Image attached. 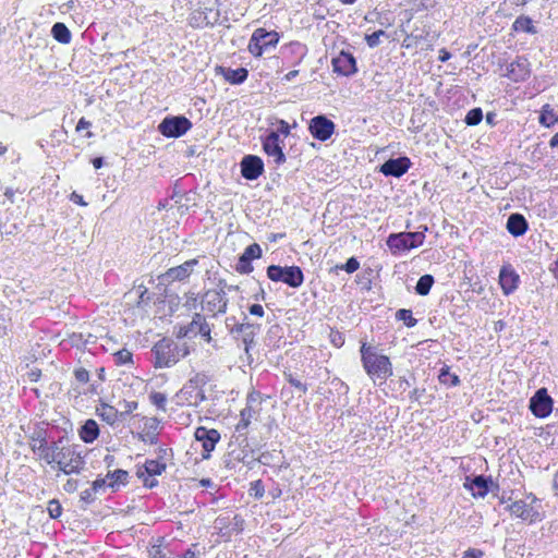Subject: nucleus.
<instances>
[{"label":"nucleus","mask_w":558,"mask_h":558,"mask_svg":"<svg viewBox=\"0 0 558 558\" xmlns=\"http://www.w3.org/2000/svg\"><path fill=\"white\" fill-rule=\"evenodd\" d=\"M360 355L362 366L372 379L386 380L392 376L393 368L389 356L380 353L376 345L361 341Z\"/></svg>","instance_id":"f257e3e1"},{"label":"nucleus","mask_w":558,"mask_h":558,"mask_svg":"<svg viewBox=\"0 0 558 558\" xmlns=\"http://www.w3.org/2000/svg\"><path fill=\"white\" fill-rule=\"evenodd\" d=\"M422 231L414 232H397L390 233L386 240V244L393 255L416 248L424 243L427 226H421Z\"/></svg>","instance_id":"f03ea898"},{"label":"nucleus","mask_w":558,"mask_h":558,"mask_svg":"<svg viewBox=\"0 0 558 558\" xmlns=\"http://www.w3.org/2000/svg\"><path fill=\"white\" fill-rule=\"evenodd\" d=\"M541 508V500L530 494L525 499L515 500L508 505L506 509L510 511L511 515L533 524L543 520Z\"/></svg>","instance_id":"7ed1b4c3"},{"label":"nucleus","mask_w":558,"mask_h":558,"mask_svg":"<svg viewBox=\"0 0 558 558\" xmlns=\"http://www.w3.org/2000/svg\"><path fill=\"white\" fill-rule=\"evenodd\" d=\"M267 278L274 282H282L289 288L299 289L304 283V272L300 266L269 265L266 268Z\"/></svg>","instance_id":"20e7f679"},{"label":"nucleus","mask_w":558,"mask_h":558,"mask_svg":"<svg viewBox=\"0 0 558 558\" xmlns=\"http://www.w3.org/2000/svg\"><path fill=\"white\" fill-rule=\"evenodd\" d=\"M226 287L227 281L225 279H219L217 289H209L205 291L201 298L202 310L213 313L214 316L226 313L229 302L227 292L225 291Z\"/></svg>","instance_id":"39448f33"},{"label":"nucleus","mask_w":558,"mask_h":558,"mask_svg":"<svg viewBox=\"0 0 558 558\" xmlns=\"http://www.w3.org/2000/svg\"><path fill=\"white\" fill-rule=\"evenodd\" d=\"M279 40L280 34L278 32L258 27L252 34L247 49L255 58H259L265 51L275 48Z\"/></svg>","instance_id":"423d86ee"},{"label":"nucleus","mask_w":558,"mask_h":558,"mask_svg":"<svg viewBox=\"0 0 558 558\" xmlns=\"http://www.w3.org/2000/svg\"><path fill=\"white\" fill-rule=\"evenodd\" d=\"M193 128V123L183 114H168L158 124L157 131L167 138H179Z\"/></svg>","instance_id":"0eeeda50"},{"label":"nucleus","mask_w":558,"mask_h":558,"mask_svg":"<svg viewBox=\"0 0 558 558\" xmlns=\"http://www.w3.org/2000/svg\"><path fill=\"white\" fill-rule=\"evenodd\" d=\"M154 366L156 368L171 367L178 363L175 355V341L170 338H162L157 341L153 349Z\"/></svg>","instance_id":"6e6552de"},{"label":"nucleus","mask_w":558,"mask_h":558,"mask_svg":"<svg viewBox=\"0 0 558 558\" xmlns=\"http://www.w3.org/2000/svg\"><path fill=\"white\" fill-rule=\"evenodd\" d=\"M260 144L263 151L268 158H271V162L279 167L287 161V156L283 151L284 143L281 138H278L277 133L266 132L260 136Z\"/></svg>","instance_id":"1a4fd4ad"},{"label":"nucleus","mask_w":558,"mask_h":558,"mask_svg":"<svg viewBox=\"0 0 558 558\" xmlns=\"http://www.w3.org/2000/svg\"><path fill=\"white\" fill-rule=\"evenodd\" d=\"M198 263V258H192L179 266L169 268L167 271L158 276L159 283L169 286L173 282H186L194 272V268Z\"/></svg>","instance_id":"9d476101"},{"label":"nucleus","mask_w":558,"mask_h":558,"mask_svg":"<svg viewBox=\"0 0 558 558\" xmlns=\"http://www.w3.org/2000/svg\"><path fill=\"white\" fill-rule=\"evenodd\" d=\"M47 429L37 426L29 435L31 449L34 453L38 454L47 464H53L54 452L52 451L51 444L48 445Z\"/></svg>","instance_id":"9b49d317"},{"label":"nucleus","mask_w":558,"mask_h":558,"mask_svg":"<svg viewBox=\"0 0 558 558\" xmlns=\"http://www.w3.org/2000/svg\"><path fill=\"white\" fill-rule=\"evenodd\" d=\"M308 132L314 140L327 142L336 132L335 122L326 114H317L308 121Z\"/></svg>","instance_id":"f8f14e48"},{"label":"nucleus","mask_w":558,"mask_h":558,"mask_svg":"<svg viewBox=\"0 0 558 558\" xmlns=\"http://www.w3.org/2000/svg\"><path fill=\"white\" fill-rule=\"evenodd\" d=\"M463 487L471 493L472 497L485 498L493 490L494 481L490 475H468L464 478Z\"/></svg>","instance_id":"ddd939ff"},{"label":"nucleus","mask_w":558,"mask_h":558,"mask_svg":"<svg viewBox=\"0 0 558 558\" xmlns=\"http://www.w3.org/2000/svg\"><path fill=\"white\" fill-rule=\"evenodd\" d=\"M62 438L51 442L52 451L57 458H60L66 463H73L74 465H81L82 470L85 469V459L82 454L81 447L78 445L61 446Z\"/></svg>","instance_id":"4468645a"},{"label":"nucleus","mask_w":558,"mask_h":558,"mask_svg":"<svg viewBox=\"0 0 558 558\" xmlns=\"http://www.w3.org/2000/svg\"><path fill=\"white\" fill-rule=\"evenodd\" d=\"M554 400L546 388H539L530 399V411L539 418L547 417L553 412Z\"/></svg>","instance_id":"2eb2a0df"},{"label":"nucleus","mask_w":558,"mask_h":558,"mask_svg":"<svg viewBox=\"0 0 558 558\" xmlns=\"http://www.w3.org/2000/svg\"><path fill=\"white\" fill-rule=\"evenodd\" d=\"M412 166V161L408 156H399L389 158L378 167V172L385 177L401 178Z\"/></svg>","instance_id":"dca6fc26"},{"label":"nucleus","mask_w":558,"mask_h":558,"mask_svg":"<svg viewBox=\"0 0 558 558\" xmlns=\"http://www.w3.org/2000/svg\"><path fill=\"white\" fill-rule=\"evenodd\" d=\"M332 71L341 76H352L359 69L355 57L345 50H341L331 59Z\"/></svg>","instance_id":"f3484780"},{"label":"nucleus","mask_w":558,"mask_h":558,"mask_svg":"<svg viewBox=\"0 0 558 558\" xmlns=\"http://www.w3.org/2000/svg\"><path fill=\"white\" fill-rule=\"evenodd\" d=\"M263 256V250L258 243H252L245 247L244 252L239 256L235 264V271L241 275H248L254 270L253 260Z\"/></svg>","instance_id":"a211bd4d"},{"label":"nucleus","mask_w":558,"mask_h":558,"mask_svg":"<svg viewBox=\"0 0 558 558\" xmlns=\"http://www.w3.org/2000/svg\"><path fill=\"white\" fill-rule=\"evenodd\" d=\"M504 76L514 83L525 82L531 75V63L526 57L519 56L507 65Z\"/></svg>","instance_id":"6ab92c4d"},{"label":"nucleus","mask_w":558,"mask_h":558,"mask_svg":"<svg viewBox=\"0 0 558 558\" xmlns=\"http://www.w3.org/2000/svg\"><path fill=\"white\" fill-rule=\"evenodd\" d=\"M194 437L197 441L202 444L203 459H209L211 451L215 449L216 445L220 440V434L215 428H206L205 426H199L195 429Z\"/></svg>","instance_id":"aec40b11"},{"label":"nucleus","mask_w":558,"mask_h":558,"mask_svg":"<svg viewBox=\"0 0 558 558\" xmlns=\"http://www.w3.org/2000/svg\"><path fill=\"white\" fill-rule=\"evenodd\" d=\"M241 175L248 180L254 181L257 180L265 170V165L263 159L257 155H245L241 162Z\"/></svg>","instance_id":"412c9836"},{"label":"nucleus","mask_w":558,"mask_h":558,"mask_svg":"<svg viewBox=\"0 0 558 558\" xmlns=\"http://www.w3.org/2000/svg\"><path fill=\"white\" fill-rule=\"evenodd\" d=\"M520 277L514 268L508 264L499 270V284L505 295H510L518 289Z\"/></svg>","instance_id":"4be33fe9"},{"label":"nucleus","mask_w":558,"mask_h":558,"mask_svg":"<svg viewBox=\"0 0 558 558\" xmlns=\"http://www.w3.org/2000/svg\"><path fill=\"white\" fill-rule=\"evenodd\" d=\"M506 229L512 236L519 238L529 230V222L522 214L512 213L508 216Z\"/></svg>","instance_id":"5701e85b"},{"label":"nucleus","mask_w":558,"mask_h":558,"mask_svg":"<svg viewBox=\"0 0 558 558\" xmlns=\"http://www.w3.org/2000/svg\"><path fill=\"white\" fill-rule=\"evenodd\" d=\"M262 410V396L257 390H252L246 396L245 408L241 410L240 416H246L250 418L256 417Z\"/></svg>","instance_id":"b1692460"},{"label":"nucleus","mask_w":558,"mask_h":558,"mask_svg":"<svg viewBox=\"0 0 558 558\" xmlns=\"http://www.w3.org/2000/svg\"><path fill=\"white\" fill-rule=\"evenodd\" d=\"M167 469L166 462H162L157 459H147L143 466L138 468L136 471V476L138 478H143L144 475L148 476H159Z\"/></svg>","instance_id":"393cba45"},{"label":"nucleus","mask_w":558,"mask_h":558,"mask_svg":"<svg viewBox=\"0 0 558 558\" xmlns=\"http://www.w3.org/2000/svg\"><path fill=\"white\" fill-rule=\"evenodd\" d=\"M160 421L157 417H148L145 421V433H137L135 437L144 442H148L150 445L158 444V434L157 429L159 427Z\"/></svg>","instance_id":"a878e982"},{"label":"nucleus","mask_w":558,"mask_h":558,"mask_svg":"<svg viewBox=\"0 0 558 558\" xmlns=\"http://www.w3.org/2000/svg\"><path fill=\"white\" fill-rule=\"evenodd\" d=\"M95 413L101 421L111 426L119 421V411L102 399H99Z\"/></svg>","instance_id":"bb28decb"},{"label":"nucleus","mask_w":558,"mask_h":558,"mask_svg":"<svg viewBox=\"0 0 558 558\" xmlns=\"http://www.w3.org/2000/svg\"><path fill=\"white\" fill-rule=\"evenodd\" d=\"M217 69L220 71L223 78L231 85H241L248 77L247 69L242 68V66L238 68V69L218 66Z\"/></svg>","instance_id":"cd10ccee"},{"label":"nucleus","mask_w":558,"mask_h":558,"mask_svg":"<svg viewBox=\"0 0 558 558\" xmlns=\"http://www.w3.org/2000/svg\"><path fill=\"white\" fill-rule=\"evenodd\" d=\"M99 425L93 418L86 420L78 428V436L85 444H93L99 437Z\"/></svg>","instance_id":"c85d7f7f"},{"label":"nucleus","mask_w":558,"mask_h":558,"mask_svg":"<svg viewBox=\"0 0 558 558\" xmlns=\"http://www.w3.org/2000/svg\"><path fill=\"white\" fill-rule=\"evenodd\" d=\"M281 49L284 56L290 54L291 57L295 58L293 61H291L292 65H299L307 54L306 45L300 41H291L284 45Z\"/></svg>","instance_id":"c756f323"},{"label":"nucleus","mask_w":558,"mask_h":558,"mask_svg":"<svg viewBox=\"0 0 558 558\" xmlns=\"http://www.w3.org/2000/svg\"><path fill=\"white\" fill-rule=\"evenodd\" d=\"M250 328L245 329V331H242L241 333V341L244 347V352L246 353L247 357H251V350L256 345L255 337L259 332L260 325L248 323Z\"/></svg>","instance_id":"7c9ffc66"},{"label":"nucleus","mask_w":558,"mask_h":558,"mask_svg":"<svg viewBox=\"0 0 558 558\" xmlns=\"http://www.w3.org/2000/svg\"><path fill=\"white\" fill-rule=\"evenodd\" d=\"M106 477L107 480H110L108 487L113 492H117L120 486H126L130 480L129 472L122 469L108 471Z\"/></svg>","instance_id":"2f4dec72"},{"label":"nucleus","mask_w":558,"mask_h":558,"mask_svg":"<svg viewBox=\"0 0 558 558\" xmlns=\"http://www.w3.org/2000/svg\"><path fill=\"white\" fill-rule=\"evenodd\" d=\"M511 29L517 33L523 32L531 35L537 33L536 27L533 25V20L527 15L518 16L512 23Z\"/></svg>","instance_id":"473e14b6"},{"label":"nucleus","mask_w":558,"mask_h":558,"mask_svg":"<svg viewBox=\"0 0 558 558\" xmlns=\"http://www.w3.org/2000/svg\"><path fill=\"white\" fill-rule=\"evenodd\" d=\"M51 36L58 43L63 44V45L70 44V41L72 39L71 31L64 23H61V22H57L52 25Z\"/></svg>","instance_id":"72a5a7b5"},{"label":"nucleus","mask_w":558,"mask_h":558,"mask_svg":"<svg viewBox=\"0 0 558 558\" xmlns=\"http://www.w3.org/2000/svg\"><path fill=\"white\" fill-rule=\"evenodd\" d=\"M538 122L545 128H551L558 122V113L549 104H546L542 107Z\"/></svg>","instance_id":"f704fd0d"},{"label":"nucleus","mask_w":558,"mask_h":558,"mask_svg":"<svg viewBox=\"0 0 558 558\" xmlns=\"http://www.w3.org/2000/svg\"><path fill=\"white\" fill-rule=\"evenodd\" d=\"M438 379L440 384L447 387H457L461 383L459 376L451 373L450 367L446 364L439 369Z\"/></svg>","instance_id":"c9c22d12"},{"label":"nucleus","mask_w":558,"mask_h":558,"mask_svg":"<svg viewBox=\"0 0 558 558\" xmlns=\"http://www.w3.org/2000/svg\"><path fill=\"white\" fill-rule=\"evenodd\" d=\"M435 283V279L432 275L425 274L421 276L415 286V293L425 296L430 292L432 287Z\"/></svg>","instance_id":"e433bc0d"},{"label":"nucleus","mask_w":558,"mask_h":558,"mask_svg":"<svg viewBox=\"0 0 558 558\" xmlns=\"http://www.w3.org/2000/svg\"><path fill=\"white\" fill-rule=\"evenodd\" d=\"M209 381V376L206 373H196L189 381L184 385L182 391L189 392V389H201Z\"/></svg>","instance_id":"4c0bfd02"},{"label":"nucleus","mask_w":558,"mask_h":558,"mask_svg":"<svg viewBox=\"0 0 558 558\" xmlns=\"http://www.w3.org/2000/svg\"><path fill=\"white\" fill-rule=\"evenodd\" d=\"M359 268H360L359 259L355 256H352V257L348 258L344 264H337L336 266L330 268L329 272L338 275L339 270H344L348 274H353Z\"/></svg>","instance_id":"58836bf2"},{"label":"nucleus","mask_w":558,"mask_h":558,"mask_svg":"<svg viewBox=\"0 0 558 558\" xmlns=\"http://www.w3.org/2000/svg\"><path fill=\"white\" fill-rule=\"evenodd\" d=\"M56 460H53V463L57 465L58 470L62 472L65 475L70 474H80L83 470L81 465H74L73 463H66V461L57 458L54 456Z\"/></svg>","instance_id":"ea45409f"},{"label":"nucleus","mask_w":558,"mask_h":558,"mask_svg":"<svg viewBox=\"0 0 558 558\" xmlns=\"http://www.w3.org/2000/svg\"><path fill=\"white\" fill-rule=\"evenodd\" d=\"M396 319L403 322L408 328L416 326L417 319L413 317V313L408 308H400L396 312Z\"/></svg>","instance_id":"a19ab883"},{"label":"nucleus","mask_w":558,"mask_h":558,"mask_svg":"<svg viewBox=\"0 0 558 558\" xmlns=\"http://www.w3.org/2000/svg\"><path fill=\"white\" fill-rule=\"evenodd\" d=\"M484 118L483 110L480 107L472 108L468 111L464 123L469 126L478 125Z\"/></svg>","instance_id":"79ce46f5"},{"label":"nucleus","mask_w":558,"mask_h":558,"mask_svg":"<svg viewBox=\"0 0 558 558\" xmlns=\"http://www.w3.org/2000/svg\"><path fill=\"white\" fill-rule=\"evenodd\" d=\"M296 125L298 124H296L295 121L291 125L286 120L279 119V120H277V129L276 130L270 129L267 132H275V133H277L278 138H281V136L288 137L290 135V133H291V129L295 128Z\"/></svg>","instance_id":"37998d69"},{"label":"nucleus","mask_w":558,"mask_h":558,"mask_svg":"<svg viewBox=\"0 0 558 558\" xmlns=\"http://www.w3.org/2000/svg\"><path fill=\"white\" fill-rule=\"evenodd\" d=\"M211 329H210V326L209 324H203V326H201L198 329H197V333L201 335V337L209 344H211V347L215 349V350H218L219 349V345L217 343V340H215L211 335Z\"/></svg>","instance_id":"c03bdc74"},{"label":"nucleus","mask_w":558,"mask_h":558,"mask_svg":"<svg viewBox=\"0 0 558 558\" xmlns=\"http://www.w3.org/2000/svg\"><path fill=\"white\" fill-rule=\"evenodd\" d=\"M203 15L206 16L207 23H210V26L219 23L220 12L218 9H214L211 7L199 8Z\"/></svg>","instance_id":"a18cd8bd"},{"label":"nucleus","mask_w":558,"mask_h":558,"mask_svg":"<svg viewBox=\"0 0 558 558\" xmlns=\"http://www.w3.org/2000/svg\"><path fill=\"white\" fill-rule=\"evenodd\" d=\"M330 385L332 387V390H335L337 392L339 398L341 396H343L344 400L347 401V395L349 392V386L343 380H341L338 377L332 378L331 381H330Z\"/></svg>","instance_id":"49530a36"},{"label":"nucleus","mask_w":558,"mask_h":558,"mask_svg":"<svg viewBox=\"0 0 558 558\" xmlns=\"http://www.w3.org/2000/svg\"><path fill=\"white\" fill-rule=\"evenodd\" d=\"M381 36H387V33L384 29L376 31L372 34H366L364 39L369 48H375L380 44Z\"/></svg>","instance_id":"de8ad7c7"},{"label":"nucleus","mask_w":558,"mask_h":558,"mask_svg":"<svg viewBox=\"0 0 558 558\" xmlns=\"http://www.w3.org/2000/svg\"><path fill=\"white\" fill-rule=\"evenodd\" d=\"M206 21H207L206 16L203 15L201 10L198 9L192 13L191 19H190V24L194 27L210 26V23H207Z\"/></svg>","instance_id":"09e8293b"},{"label":"nucleus","mask_w":558,"mask_h":558,"mask_svg":"<svg viewBox=\"0 0 558 558\" xmlns=\"http://www.w3.org/2000/svg\"><path fill=\"white\" fill-rule=\"evenodd\" d=\"M150 402L159 410L166 411L167 397L162 392L154 391L149 395Z\"/></svg>","instance_id":"8fccbe9b"},{"label":"nucleus","mask_w":558,"mask_h":558,"mask_svg":"<svg viewBox=\"0 0 558 558\" xmlns=\"http://www.w3.org/2000/svg\"><path fill=\"white\" fill-rule=\"evenodd\" d=\"M10 326L9 310L4 306L0 307V338L7 335Z\"/></svg>","instance_id":"3c124183"},{"label":"nucleus","mask_w":558,"mask_h":558,"mask_svg":"<svg viewBox=\"0 0 558 558\" xmlns=\"http://www.w3.org/2000/svg\"><path fill=\"white\" fill-rule=\"evenodd\" d=\"M248 493L250 496L254 497L255 499H260L265 494V488L262 480L252 482Z\"/></svg>","instance_id":"603ef678"},{"label":"nucleus","mask_w":558,"mask_h":558,"mask_svg":"<svg viewBox=\"0 0 558 558\" xmlns=\"http://www.w3.org/2000/svg\"><path fill=\"white\" fill-rule=\"evenodd\" d=\"M242 315H243V322L236 323L234 327H232L228 330L229 333L232 335L235 339L240 338L242 331H245V329L250 328L248 322H246L247 316L245 315V313H242Z\"/></svg>","instance_id":"864d4df0"},{"label":"nucleus","mask_w":558,"mask_h":558,"mask_svg":"<svg viewBox=\"0 0 558 558\" xmlns=\"http://www.w3.org/2000/svg\"><path fill=\"white\" fill-rule=\"evenodd\" d=\"M132 353L126 350L122 349L114 353V361L117 365H125L128 363H132Z\"/></svg>","instance_id":"5fc2aeb1"},{"label":"nucleus","mask_w":558,"mask_h":558,"mask_svg":"<svg viewBox=\"0 0 558 558\" xmlns=\"http://www.w3.org/2000/svg\"><path fill=\"white\" fill-rule=\"evenodd\" d=\"M47 511L51 519H58L62 514V506L58 499L48 502Z\"/></svg>","instance_id":"6e6d98bb"},{"label":"nucleus","mask_w":558,"mask_h":558,"mask_svg":"<svg viewBox=\"0 0 558 558\" xmlns=\"http://www.w3.org/2000/svg\"><path fill=\"white\" fill-rule=\"evenodd\" d=\"M185 299L184 307L187 311H195L201 306V301H198V296L194 292H187Z\"/></svg>","instance_id":"4d7b16f0"},{"label":"nucleus","mask_w":558,"mask_h":558,"mask_svg":"<svg viewBox=\"0 0 558 558\" xmlns=\"http://www.w3.org/2000/svg\"><path fill=\"white\" fill-rule=\"evenodd\" d=\"M192 335H197V327L192 322L185 326L180 327L178 331V338H191Z\"/></svg>","instance_id":"13d9d810"},{"label":"nucleus","mask_w":558,"mask_h":558,"mask_svg":"<svg viewBox=\"0 0 558 558\" xmlns=\"http://www.w3.org/2000/svg\"><path fill=\"white\" fill-rule=\"evenodd\" d=\"M251 421H252V418H250V417L240 416V421L235 425V430L240 434V436H244L243 441H245L246 444H247V437H246L245 433H243V432H245L247 429V427L251 424Z\"/></svg>","instance_id":"bf43d9fd"},{"label":"nucleus","mask_w":558,"mask_h":558,"mask_svg":"<svg viewBox=\"0 0 558 558\" xmlns=\"http://www.w3.org/2000/svg\"><path fill=\"white\" fill-rule=\"evenodd\" d=\"M257 461L263 465H271L275 462H279L278 456L270 451L262 452Z\"/></svg>","instance_id":"052dcab7"},{"label":"nucleus","mask_w":558,"mask_h":558,"mask_svg":"<svg viewBox=\"0 0 558 558\" xmlns=\"http://www.w3.org/2000/svg\"><path fill=\"white\" fill-rule=\"evenodd\" d=\"M124 410L119 411V420H124L129 414H131L134 410L137 409L138 402L137 401H123Z\"/></svg>","instance_id":"680f3d73"},{"label":"nucleus","mask_w":558,"mask_h":558,"mask_svg":"<svg viewBox=\"0 0 558 558\" xmlns=\"http://www.w3.org/2000/svg\"><path fill=\"white\" fill-rule=\"evenodd\" d=\"M390 385H395L393 389L404 392L411 386V383L407 377L401 376L397 380L391 379Z\"/></svg>","instance_id":"e2e57ef3"},{"label":"nucleus","mask_w":558,"mask_h":558,"mask_svg":"<svg viewBox=\"0 0 558 558\" xmlns=\"http://www.w3.org/2000/svg\"><path fill=\"white\" fill-rule=\"evenodd\" d=\"M96 500V492H93L92 487L83 490L80 495V501L85 506L93 504Z\"/></svg>","instance_id":"0e129e2a"},{"label":"nucleus","mask_w":558,"mask_h":558,"mask_svg":"<svg viewBox=\"0 0 558 558\" xmlns=\"http://www.w3.org/2000/svg\"><path fill=\"white\" fill-rule=\"evenodd\" d=\"M73 374L80 384H87L89 381V372L84 367L75 368Z\"/></svg>","instance_id":"69168bd1"},{"label":"nucleus","mask_w":558,"mask_h":558,"mask_svg":"<svg viewBox=\"0 0 558 558\" xmlns=\"http://www.w3.org/2000/svg\"><path fill=\"white\" fill-rule=\"evenodd\" d=\"M190 345L186 342H175V355L178 362L190 354Z\"/></svg>","instance_id":"338daca9"},{"label":"nucleus","mask_w":558,"mask_h":558,"mask_svg":"<svg viewBox=\"0 0 558 558\" xmlns=\"http://www.w3.org/2000/svg\"><path fill=\"white\" fill-rule=\"evenodd\" d=\"M108 487L107 477H98L92 483V489L93 492L100 493L105 492V489Z\"/></svg>","instance_id":"774afa93"}]
</instances>
